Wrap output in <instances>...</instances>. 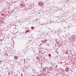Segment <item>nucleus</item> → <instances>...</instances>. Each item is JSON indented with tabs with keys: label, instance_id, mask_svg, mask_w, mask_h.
<instances>
[{
	"label": "nucleus",
	"instance_id": "nucleus-1",
	"mask_svg": "<svg viewBox=\"0 0 76 76\" xmlns=\"http://www.w3.org/2000/svg\"><path fill=\"white\" fill-rule=\"evenodd\" d=\"M39 5L40 6H43V3H39Z\"/></svg>",
	"mask_w": 76,
	"mask_h": 76
},
{
	"label": "nucleus",
	"instance_id": "nucleus-2",
	"mask_svg": "<svg viewBox=\"0 0 76 76\" xmlns=\"http://www.w3.org/2000/svg\"><path fill=\"white\" fill-rule=\"evenodd\" d=\"M14 58L16 60H17L18 59V57L17 56H15Z\"/></svg>",
	"mask_w": 76,
	"mask_h": 76
},
{
	"label": "nucleus",
	"instance_id": "nucleus-3",
	"mask_svg": "<svg viewBox=\"0 0 76 76\" xmlns=\"http://www.w3.org/2000/svg\"><path fill=\"white\" fill-rule=\"evenodd\" d=\"M0 63H1V61H0Z\"/></svg>",
	"mask_w": 76,
	"mask_h": 76
}]
</instances>
